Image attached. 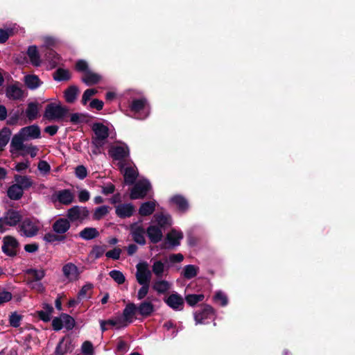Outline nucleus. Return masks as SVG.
Returning a JSON list of instances; mask_svg holds the SVG:
<instances>
[{
    "instance_id": "f257e3e1",
    "label": "nucleus",
    "mask_w": 355,
    "mask_h": 355,
    "mask_svg": "<svg viewBox=\"0 0 355 355\" xmlns=\"http://www.w3.org/2000/svg\"><path fill=\"white\" fill-rule=\"evenodd\" d=\"M69 112V109L67 106L51 103L45 107L44 117L49 121H63Z\"/></svg>"
},
{
    "instance_id": "dca6fc26",
    "label": "nucleus",
    "mask_w": 355,
    "mask_h": 355,
    "mask_svg": "<svg viewBox=\"0 0 355 355\" xmlns=\"http://www.w3.org/2000/svg\"><path fill=\"white\" fill-rule=\"evenodd\" d=\"M135 211V207L132 203H122L116 207L115 213L120 218L131 217Z\"/></svg>"
},
{
    "instance_id": "de8ad7c7",
    "label": "nucleus",
    "mask_w": 355,
    "mask_h": 355,
    "mask_svg": "<svg viewBox=\"0 0 355 355\" xmlns=\"http://www.w3.org/2000/svg\"><path fill=\"white\" fill-rule=\"evenodd\" d=\"M165 270L164 264L161 261H155L152 266V271L155 276L161 279L164 275Z\"/></svg>"
},
{
    "instance_id": "a878e982",
    "label": "nucleus",
    "mask_w": 355,
    "mask_h": 355,
    "mask_svg": "<svg viewBox=\"0 0 355 355\" xmlns=\"http://www.w3.org/2000/svg\"><path fill=\"white\" fill-rule=\"evenodd\" d=\"M44 58L49 62L51 68L57 67L60 60V55L52 48H46L44 50Z\"/></svg>"
},
{
    "instance_id": "58836bf2",
    "label": "nucleus",
    "mask_w": 355,
    "mask_h": 355,
    "mask_svg": "<svg viewBox=\"0 0 355 355\" xmlns=\"http://www.w3.org/2000/svg\"><path fill=\"white\" fill-rule=\"evenodd\" d=\"M24 82L28 88L35 89L40 86L42 82L36 75H26L24 77Z\"/></svg>"
},
{
    "instance_id": "412c9836",
    "label": "nucleus",
    "mask_w": 355,
    "mask_h": 355,
    "mask_svg": "<svg viewBox=\"0 0 355 355\" xmlns=\"http://www.w3.org/2000/svg\"><path fill=\"white\" fill-rule=\"evenodd\" d=\"M73 350L71 345V340L69 338L63 337L59 341L55 350V355H64L67 352H71Z\"/></svg>"
},
{
    "instance_id": "9d476101",
    "label": "nucleus",
    "mask_w": 355,
    "mask_h": 355,
    "mask_svg": "<svg viewBox=\"0 0 355 355\" xmlns=\"http://www.w3.org/2000/svg\"><path fill=\"white\" fill-rule=\"evenodd\" d=\"M109 155L110 157L116 161H125L130 156V149L126 144L123 146H112L110 148Z\"/></svg>"
},
{
    "instance_id": "a19ab883",
    "label": "nucleus",
    "mask_w": 355,
    "mask_h": 355,
    "mask_svg": "<svg viewBox=\"0 0 355 355\" xmlns=\"http://www.w3.org/2000/svg\"><path fill=\"white\" fill-rule=\"evenodd\" d=\"M11 135V130L4 127L0 132V150H3L4 147L8 144Z\"/></svg>"
},
{
    "instance_id": "423d86ee",
    "label": "nucleus",
    "mask_w": 355,
    "mask_h": 355,
    "mask_svg": "<svg viewBox=\"0 0 355 355\" xmlns=\"http://www.w3.org/2000/svg\"><path fill=\"white\" fill-rule=\"evenodd\" d=\"M20 244L17 239L12 236L8 235L3 238L2 252L7 256L13 257L17 254Z\"/></svg>"
},
{
    "instance_id": "f03ea898",
    "label": "nucleus",
    "mask_w": 355,
    "mask_h": 355,
    "mask_svg": "<svg viewBox=\"0 0 355 355\" xmlns=\"http://www.w3.org/2000/svg\"><path fill=\"white\" fill-rule=\"evenodd\" d=\"M92 130L95 136L92 139V144L96 148L100 149L105 145V141L109 137V129L101 123H94Z\"/></svg>"
},
{
    "instance_id": "e433bc0d",
    "label": "nucleus",
    "mask_w": 355,
    "mask_h": 355,
    "mask_svg": "<svg viewBox=\"0 0 355 355\" xmlns=\"http://www.w3.org/2000/svg\"><path fill=\"white\" fill-rule=\"evenodd\" d=\"M53 79L55 81H68L71 79V73L68 69L58 68L53 75Z\"/></svg>"
},
{
    "instance_id": "7c9ffc66",
    "label": "nucleus",
    "mask_w": 355,
    "mask_h": 355,
    "mask_svg": "<svg viewBox=\"0 0 355 355\" xmlns=\"http://www.w3.org/2000/svg\"><path fill=\"white\" fill-rule=\"evenodd\" d=\"M79 93V89L76 85L69 86L64 92V96L65 101L68 103H73L77 98V96Z\"/></svg>"
},
{
    "instance_id": "4be33fe9",
    "label": "nucleus",
    "mask_w": 355,
    "mask_h": 355,
    "mask_svg": "<svg viewBox=\"0 0 355 355\" xmlns=\"http://www.w3.org/2000/svg\"><path fill=\"white\" fill-rule=\"evenodd\" d=\"M171 202L176 205L179 212L186 213L189 208L188 200L182 195H175L171 200Z\"/></svg>"
},
{
    "instance_id": "393cba45",
    "label": "nucleus",
    "mask_w": 355,
    "mask_h": 355,
    "mask_svg": "<svg viewBox=\"0 0 355 355\" xmlns=\"http://www.w3.org/2000/svg\"><path fill=\"white\" fill-rule=\"evenodd\" d=\"M23 94V90L16 84L8 85L6 89V95L10 100H19Z\"/></svg>"
},
{
    "instance_id": "c756f323",
    "label": "nucleus",
    "mask_w": 355,
    "mask_h": 355,
    "mask_svg": "<svg viewBox=\"0 0 355 355\" xmlns=\"http://www.w3.org/2000/svg\"><path fill=\"white\" fill-rule=\"evenodd\" d=\"M27 55L33 66L38 67L41 64L40 56L36 46H30L27 50Z\"/></svg>"
},
{
    "instance_id": "3c124183",
    "label": "nucleus",
    "mask_w": 355,
    "mask_h": 355,
    "mask_svg": "<svg viewBox=\"0 0 355 355\" xmlns=\"http://www.w3.org/2000/svg\"><path fill=\"white\" fill-rule=\"evenodd\" d=\"M107 248V245H95L93 246L90 255L93 257L95 259H99L101 257L103 254L105 253Z\"/></svg>"
},
{
    "instance_id": "c9c22d12",
    "label": "nucleus",
    "mask_w": 355,
    "mask_h": 355,
    "mask_svg": "<svg viewBox=\"0 0 355 355\" xmlns=\"http://www.w3.org/2000/svg\"><path fill=\"white\" fill-rule=\"evenodd\" d=\"M79 236L85 240H92L99 236L98 231L95 227H85L79 232Z\"/></svg>"
},
{
    "instance_id": "4d7b16f0",
    "label": "nucleus",
    "mask_w": 355,
    "mask_h": 355,
    "mask_svg": "<svg viewBox=\"0 0 355 355\" xmlns=\"http://www.w3.org/2000/svg\"><path fill=\"white\" fill-rule=\"evenodd\" d=\"M98 91L96 89L91 88L86 89L82 96L81 103L83 105H86L90 98L97 94Z\"/></svg>"
},
{
    "instance_id": "79ce46f5",
    "label": "nucleus",
    "mask_w": 355,
    "mask_h": 355,
    "mask_svg": "<svg viewBox=\"0 0 355 355\" xmlns=\"http://www.w3.org/2000/svg\"><path fill=\"white\" fill-rule=\"evenodd\" d=\"M198 270V267L194 265H187L183 269L182 275L185 279H191L197 276Z\"/></svg>"
},
{
    "instance_id": "f3484780",
    "label": "nucleus",
    "mask_w": 355,
    "mask_h": 355,
    "mask_svg": "<svg viewBox=\"0 0 355 355\" xmlns=\"http://www.w3.org/2000/svg\"><path fill=\"white\" fill-rule=\"evenodd\" d=\"M25 275H28L26 278V284H31L35 282H40L46 275L44 269L28 268L25 271Z\"/></svg>"
},
{
    "instance_id": "a211bd4d",
    "label": "nucleus",
    "mask_w": 355,
    "mask_h": 355,
    "mask_svg": "<svg viewBox=\"0 0 355 355\" xmlns=\"http://www.w3.org/2000/svg\"><path fill=\"white\" fill-rule=\"evenodd\" d=\"M146 232L150 241L153 244L158 243L163 238L162 230L157 225L148 226Z\"/></svg>"
},
{
    "instance_id": "5fc2aeb1",
    "label": "nucleus",
    "mask_w": 355,
    "mask_h": 355,
    "mask_svg": "<svg viewBox=\"0 0 355 355\" xmlns=\"http://www.w3.org/2000/svg\"><path fill=\"white\" fill-rule=\"evenodd\" d=\"M22 316L17 312L12 313L9 316V323L12 327H19L21 324Z\"/></svg>"
},
{
    "instance_id": "2f4dec72",
    "label": "nucleus",
    "mask_w": 355,
    "mask_h": 355,
    "mask_svg": "<svg viewBox=\"0 0 355 355\" xmlns=\"http://www.w3.org/2000/svg\"><path fill=\"white\" fill-rule=\"evenodd\" d=\"M69 115V121L74 125H78L83 123H88L89 119L92 118L87 114L83 113H73Z\"/></svg>"
},
{
    "instance_id": "774afa93",
    "label": "nucleus",
    "mask_w": 355,
    "mask_h": 355,
    "mask_svg": "<svg viewBox=\"0 0 355 355\" xmlns=\"http://www.w3.org/2000/svg\"><path fill=\"white\" fill-rule=\"evenodd\" d=\"M128 349V345L126 343L120 340L116 346V354L117 355H123L125 352H126Z\"/></svg>"
},
{
    "instance_id": "603ef678",
    "label": "nucleus",
    "mask_w": 355,
    "mask_h": 355,
    "mask_svg": "<svg viewBox=\"0 0 355 355\" xmlns=\"http://www.w3.org/2000/svg\"><path fill=\"white\" fill-rule=\"evenodd\" d=\"M108 212H109V207L108 206L103 205V206L98 207L96 208V209L94 211V213L93 215V218L94 220H100L103 217L106 216L108 214Z\"/></svg>"
},
{
    "instance_id": "6e6552de",
    "label": "nucleus",
    "mask_w": 355,
    "mask_h": 355,
    "mask_svg": "<svg viewBox=\"0 0 355 355\" xmlns=\"http://www.w3.org/2000/svg\"><path fill=\"white\" fill-rule=\"evenodd\" d=\"M215 315L214 309L209 304H202L200 309L194 313V320L196 324H204L205 320L211 319Z\"/></svg>"
},
{
    "instance_id": "1a4fd4ad",
    "label": "nucleus",
    "mask_w": 355,
    "mask_h": 355,
    "mask_svg": "<svg viewBox=\"0 0 355 355\" xmlns=\"http://www.w3.org/2000/svg\"><path fill=\"white\" fill-rule=\"evenodd\" d=\"M89 211L85 207L73 206L68 209L67 216L69 222L83 220L89 216Z\"/></svg>"
},
{
    "instance_id": "c85d7f7f",
    "label": "nucleus",
    "mask_w": 355,
    "mask_h": 355,
    "mask_svg": "<svg viewBox=\"0 0 355 355\" xmlns=\"http://www.w3.org/2000/svg\"><path fill=\"white\" fill-rule=\"evenodd\" d=\"M57 200L61 204L68 205L73 202V195L69 189H63L58 192Z\"/></svg>"
},
{
    "instance_id": "2eb2a0df",
    "label": "nucleus",
    "mask_w": 355,
    "mask_h": 355,
    "mask_svg": "<svg viewBox=\"0 0 355 355\" xmlns=\"http://www.w3.org/2000/svg\"><path fill=\"white\" fill-rule=\"evenodd\" d=\"M62 271L69 282L76 281L79 279L80 272L73 263H67L62 266Z\"/></svg>"
},
{
    "instance_id": "680f3d73",
    "label": "nucleus",
    "mask_w": 355,
    "mask_h": 355,
    "mask_svg": "<svg viewBox=\"0 0 355 355\" xmlns=\"http://www.w3.org/2000/svg\"><path fill=\"white\" fill-rule=\"evenodd\" d=\"M121 250L119 248H115L112 250L107 251L105 256L107 258L112 259L113 260H118L120 258Z\"/></svg>"
},
{
    "instance_id": "20e7f679",
    "label": "nucleus",
    "mask_w": 355,
    "mask_h": 355,
    "mask_svg": "<svg viewBox=\"0 0 355 355\" xmlns=\"http://www.w3.org/2000/svg\"><path fill=\"white\" fill-rule=\"evenodd\" d=\"M183 233L172 229L167 233L164 241L161 243L160 248L162 250H169L180 245V241L183 239Z\"/></svg>"
},
{
    "instance_id": "72a5a7b5",
    "label": "nucleus",
    "mask_w": 355,
    "mask_h": 355,
    "mask_svg": "<svg viewBox=\"0 0 355 355\" xmlns=\"http://www.w3.org/2000/svg\"><path fill=\"white\" fill-rule=\"evenodd\" d=\"M137 177L138 173L132 167H127L125 169L123 174L125 184L128 185L135 184Z\"/></svg>"
},
{
    "instance_id": "0eeeda50",
    "label": "nucleus",
    "mask_w": 355,
    "mask_h": 355,
    "mask_svg": "<svg viewBox=\"0 0 355 355\" xmlns=\"http://www.w3.org/2000/svg\"><path fill=\"white\" fill-rule=\"evenodd\" d=\"M135 277L139 284H150L152 272L148 268L146 261L139 262L136 265Z\"/></svg>"
},
{
    "instance_id": "4c0bfd02",
    "label": "nucleus",
    "mask_w": 355,
    "mask_h": 355,
    "mask_svg": "<svg viewBox=\"0 0 355 355\" xmlns=\"http://www.w3.org/2000/svg\"><path fill=\"white\" fill-rule=\"evenodd\" d=\"M7 194L10 199L18 200L22 197L24 191L21 189L20 187L15 184L8 188Z\"/></svg>"
},
{
    "instance_id": "6ab92c4d",
    "label": "nucleus",
    "mask_w": 355,
    "mask_h": 355,
    "mask_svg": "<svg viewBox=\"0 0 355 355\" xmlns=\"http://www.w3.org/2000/svg\"><path fill=\"white\" fill-rule=\"evenodd\" d=\"M71 227L69 220L65 218H60L52 225L53 231L59 234H64Z\"/></svg>"
},
{
    "instance_id": "ea45409f",
    "label": "nucleus",
    "mask_w": 355,
    "mask_h": 355,
    "mask_svg": "<svg viewBox=\"0 0 355 355\" xmlns=\"http://www.w3.org/2000/svg\"><path fill=\"white\" fill-rule=\"evenodd\" d=\"M38 104L35 102H31L28 104L26 114L30 121H33L38 115Z\"/></svg>"
},
{
    "instance_id": "f8f14e48",
    "label": "nucleus",
    "mask_w": 355,
    "mask_h": 355,
    "mask_svg": "<svg viewBox=\"0 0 355 355\" xmlns=\"http://www.w3.org/2000/svg\"><path fill=\"white\" fill-rule=\"evenodd\" d=\"M6 225L10 227H15L22 220V216L19 211L13 209H9L7 210L3 216L1 217Z\"/></svg>"
},
{
    "instance_id": "4468645a",
    "label": "nucleus",
    "mask_w": 355,
    "mask_h": 355,
    "mask_svg": "<svg viewBox=\"0 0 355 355\" xmlns=\"http://www.w3.org/2000/svg\"><path fill=\"white\" fill-rule=\"evenodd\" d=\"M164 302L171 309L176 311H182L184 309V299L178 293L171 294L168 297L164 299Z\"/></svg>"
},
{
    "instance_id": "ddd939ff",
    "label": "nucleus",
    "mask_w": 355,
    "mask_h": 355,
    "mask_svg": "<svg viewBox=\"0 0 355 355\" xmlns=\"http://www.w3.org/2000/svg\"><path fill=\"white\" fill-rule=\"evenodd\" d=\"M130 230L133 241L141 245H144L146 243L144 234L146 233L142 226L137 225V223H133L130 225Z\"/></svg>"
},
{
    "instance_id": "e2e57ef3",
    "label": "nucleus",
    "mask_w": 355,
    "mask_h": 355,
    "mask_svg": "<svg viewBox=\"0 0 355 355\" xmlns=\"http://www.w3.org/2000/svg\"><path fill=\"white\" fill-rule=\"evenodd\" d=\"M141 287L137 293V297L139 300H141L146 297L147 295L148 291H149V286L150 284H140Z\"/></svg>"
},
{
    "instance_id": "9b49d317",
    "label": "nucleus",
    "mask_w": 355,
    "mask_h": 355,
    "mask_svg": "<svg viewBox=\"0 0 355 355\" xmlns=\"http://www.w3.org/2000/svg\"><path fill=\"white\" fill-rule=\"evenodd\" d=\"M137 313V305L133 302L128 303L123 311V319H121L123 324L121 326H117L116 329L126 327L128 324L132 322L133 317Z\"/></svg>"
},
{
    "instance_id": "f704fd0d",
    "label": "nucleus",
    "mask_w": 355,
    "mask_h": 355,
    "mask_svg": "<svg viewBox=\"0 0 355 355\" xmlns=\"http://www.w3.org/2000/svg\"><path fill=\"white\" fill-rule=\"evenodd\" d=\"M25 138L24 136L19 132V134L15 135L12 139L10 147L15 148L16 150H24L26 146L24 144Z\"/></svg>"
},
{
    "instance_id": "49530a36",
    "label": "nucleus",
    "mask_w": 355,
    "mask_h": 355,
    "mask_svg": "<svg viewBox=\"0 0 355 355\" xmlns=\"http://www.w3.org/2000/svg\"><path fill=\"white\" fill-rule=\"evenodd\" d=\"M205 298L203 294H189L185 296L187 303L191 306H194L198 302H202Z\"/></svg>"
},
{
    "instance_id": "5701e85b",
    "label": "nucleus",
    "mask_w": 355,
    "mask_h": 355,
    "mask_svg": "<svg viewBox=\"0 0 355 355\" xmlns=\"http://www.w3.org/2000/svg\"><path fill=\"white\" fill-rule=\"evenodd\" d=\"M19 132L24 136L25 139L28 138L37 139L41 136L40 128L37 125L24 127L21 128Z\"/></svg>"
},
{
    "instance_id": "aec40b11",
    "label": "nucleus",
    "mask_w": 355,
    "mask_h": 355,
    "mask_svg": "<svg viewBox=\"0 0 355 355\" xmlns=\"http://www.w3.org/2000/svg\"><path fill=\"white\" fill-rule=\"evenodd\" d=\"M137 313L143 318L150 317L155 311L154 304L148 300L141 302L138 306L137 305Z\"/></svg>"
},
{
    "instance_id": "69168bd1",
    "label": "nucleus",
    "mask_w": 355,
    "mask_h": 355,
    "mask_svg": "<svg viewBox=\"0 0 355 355\" xmlns=\"http://www.w3.org/2000/svg\"><path fill=\"white\" fill-rule=\"evenodd\" d=\"M12 29L4 30L0 28V43L3 44L6 42V41L8 40L9 37L12 35Z\"/></svg>"
},
{
    "instance_id": "8fccbe9b",
    "label": "nucleus",
    "mask_w": 355,
    "mask_h": 355,
    "mask_svg": "<svg viewBox=\"0 0 355 355\" xmlns=\"http://www.w3.org/2000/svg\"><path fill=\"white\" fill-rule=\"evenodd\" d=\"M64 327L67 330H71L76 325V321L73 317L67 313H61Z\"/></svg>"
},
{
    "instance_id": "cd10ccee",
    "label": "nucleus",
    "mask_w": 355,
    "mask_h": 355,
    "mask_svg": "<svg viewBox=\"0 0 355 355\" xmlns=\"http://www.w3.org/2000/svg\"><path fill=\"white\" fill-rule=\"evenodd\" d=\"M155 207L156 202L155 201L143 202L139 209V214L141 216H150L155 211Z\"/></svg>"
},
{
    "instance_id": "7ed1b4c3",
    "label": "nucleus",
    "mask_w": 355,
    "mask_h": 355,
    "mask_svg": "<svg viewBox=\"0 0 355 355\" xmlns=\"http://www.w3.org/2000/svg\"><path fill=\"white\" fill-rule=\"evenodd\" d=\"M38 221L33 218H25L20 222L19 228L21 235L31 238L36 236L39 232Z\"/></svg>"
},
{
    "instance_id": "a18cd8bd",
    "label": "nucleus",
    "mask_w": 355,
    "mask_h": 355,
    "mask_svg": "<svg viewBox=\"0 0 355 355\" xmlns=\"http://www.w3.org/2000/svg\"><path fill=\"white\" fill-rule=\"evenodd\" d=\"M93 288H94V286L92 284L87 283L79 291V292L78 293V297L79 299L91 298L92 290L93 289Z\"/></svg>"
},
{
    "instance_id": "052dcab7",
    "label": "nucleus",
    "mask_w": 355,
    "mask_h": 355,
    "mask_svg": "<svg viewBox=\"0 0 355 355\" xmlns=\"http://www.w3.org/2000/svg\"><path fill=\"white\" fill-rule=\"evenodd\" d=\"M75 175L80 180L85 179L87 175V171L86 167L83 165H79L76 166L75 168Z\"/></svg>"
},
{
    "instance_id": "bb28decb",
    "label": "nucleus",
    "mask_w": 355,
    "mask_h": 355,
    "mask_svg": "<svg viewBox=\"0 0 355 355\" xmlns=\"http://www.w3.org/2000/svg\"><path fill=\"white\" fill-rule=\"evenodd\" d=\"M101 76L96 73L92 72L91 70L87 72L82 77L81 80L87 86L96 85L100 82Z\"/></svg>"
},
{
    "instance_id": "6e6d98bb",
    "label": "nucleus",
    "mask_w": 355,
    "mask_h": 355,
    "mask_svg": "<svg viewBox=\"0 0 355 355\" xmlns=\"http://www.w3.org/2000/svg\"><path fill=\"white\" fill-rule=\"evenodd\" d=\"M75 69L78 72L84 73L85 74L89 70L87 62L85 60H78L75 64Z\"/></svg>"
},
{
    "instance_id": "39448f33",
    "label": "nucleus",
    "mask_w": 355,
    "mask_h": 355,
    "mask_svg": "<svg viewBox=\"0 0 355 355\" xmlns=\"http://www.w3.org/2000/svg\"><path fill=\"white\" fill-rule=\"evenodd\" d=\"M150 189L151 184L148 180H139L132 188L130 198L132 200L143 199Z\"/></svg>"
},
{
    "instance_id": "0e129e2a",
    "label": "nucleus",
    "mask_w": 355,
    "mask_h": 355,
    "mask_svg": "<svg viewBox=\"0 0 355 355\" xmlns=\"http://www.w3.org/2000/svg\"><path fill=\"white\" fill-rule=\"evenodd\" d=\"M52 327L54 331H60L63 327V322L61 315L60 317H55L52 320Z\"/></svg>"
},
{
    "instance_id": "864d4df0",
    "label": "nucleus",
    "mask_w": 355,
    "mask_h": 355,
    "mask_svg": "<svg viewBox=\"0 0 355 355\" xmlns=\"http://www.w3.org/2000/svg\"><path fill=\"white\" fill-rule=\"evenodd\" d=\"M109 275L119 284H122L125 281V277L122 272L113 270L109 272Z\"/></svg>"
},
{
    "instance_id": "c03bdc74",
    "label": "nucleus",
    "mask_w": 355,
    "mask_h": 355,
    "mask_svg": "<svg viewBox=\"0 0 355 355\" xmlns=\"http://www.w3.org/2000/svg\"><path fill=\"white\" fill-rule=\"evenodd\" d=\"M170 288V284L166 280H157L153 285V289L158 293H165Z\"/></svg>"
},
{
    "instance_id": "b1692460",
    "label": "nucleus",
    "mask_w": 355,
    "mask_h": 355,
    "mask_svg": "<svg viewBox=\"0 0 355 355\" xmlns=\"http://www.w3.org/2000/svg\"><path fill=\"white\" fill-rule=\"evenodd\" d=\"M155 221L161 229L171 226L172 224L171 216L168 214L156 213L153 216Z\"/></svg>"
},
{
    "instance_id": "37998d69",
    "label": "nucleus",
    "mask_w": 355,
    "mask_h": 355,
    "mask_svg": "<svg viewBox=\"0 0 355 355\" xmlns=\"http://www.w3.org/2000/svg\"><path fill=\"white\" fill-rule=\"evenodd\" d=\"M67 238L65 234H59L52 232L46 233L44 236V240L47 243H53L55 241H64Z\"/></svg>"
},
{
    "instance_id": "09e8293b",
    "label": "nucleus",
    "mask_w": 355,
    "mask_h": 355,
    "mask_svg": "<svg viewBox=\"0 0 355 355\" xmlns=\"http://www.w3.org/2000/svg\"><path fill=\"white\" fill-rule=\"evenodd\" d=\"M146 104V101L144 98L135 99L132 101L130 108L132 112H139L142 110Z\"/></svg>"
},
{
    "instance_id": "bf43d9fd",
    "label": "nucleus",
    "mask_w": 355,
    "mask_h": 355,
    "mask_svg": "<svg viewBox=\"0 0 355 355\" xmlns=\"http://www.w3.org/2000/svg\"><path fill=\"white\" fill-rule=\"evenodd\" d=\"M81 349L84 355H92L94 354V347L90 341H85L82 345Z\"/></svg>"
},
{
    "instance_id": "338daca9",
    "label": "nucleus",
    "mask_w": 355,
    "mask_h": 355,
    "mask_svg": "<svg viewBox=\"0 0 355 355\" xmlns=\"http://www.w3.org/2000/svg\"><path fill=\"white\" fill-rule=\"evenodd\" d=\"M30 288L35 291L39 293H42L45 291V287L40 282H35L31 284H27Z\"/></svg>"
},
{
    "instance_id": "13d9d810",
    "label": "nucleus",
    "mask_w": 355,
    "mask_h": 355,
    "mask_svg": "<svg viewBox=\"0 0 355 355\" xmlns=\"http://www.w3.org/2000/svg\"><path fill=\"white\" fill-rule=\"evenodd\" d=\"M214 300L215 302H219L222 306H225L228 304L227 295L220 291L216 293Z\"/></svg>"
},
{
    "instance_id": "473e14b6",
    "label": "nucleus",
    "mask_w": 355,
    "mask_h": 355,
    "mask_svg": "<svg viewBox=\"0 0 355 355\" xmlns=\"http://www.w3.org/2000/svg\"><path fill=\"white\" fill-rule=\"evenodd\" d=\"M14 178L16 182L15 184L20 187L23 191L25 189H29L33 185V181L26 175H15Z\"/></svg>"
}]
</instances>
